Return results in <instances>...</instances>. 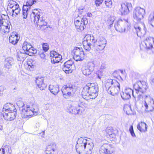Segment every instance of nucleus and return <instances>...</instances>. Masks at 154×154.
<instances>
[{"label":"nucleus","instance_id":"obj_62","mask_svg":"<svg viewBox=\"0 0 154 154\" xmlns=\"http://www.w3.org/2000/svg\"><path fill=\"white\" fill-rule=\"evenodd\" d=\"M87 16L89 17H91L92 16V14L91 13H88L87 14Z\"/></svg>","mask_w":154,"mask_h":154},{"label":"nucleus","instance_id":"obj_59","mask_svg":"<svg viewBox=\"0 0 154 154\" xmlns=\"http://www.w3.org/2000/svg\"><path fill=\"white\" fill-rule=\"evenodd\" d=\"M131 4H127V8L128 10H129V9H131Z\"/></svg>","mask_w":154,"mask_h":154},{"label":"nucleus","instance_id":"obj_21","mask_svg":"<svg viewBox=\"0 0 154 154\" xmlns=\"http://www.w3.org/2000/svg\"><path fill=\"white\" fill-rule=\"evenodd\" d=\"M20 37L18 35L16 32H13L11 33L9 37V41L10 43L15 45L17 43Z\"/></svg>","mask_w":154,"mask_h":154},{"label":"nucleus","instance_id":"obj_52","mask_svg":"<svg viewBox=\"0 0 154 154\" xmlns=\"http://www.w3.org/2000/svg\"><path fill=\"white\" fill-rule=\"evenodd\" d=\"M103 0H96L95 2L96 5L97 6H98L101 4Z\"/></svg>","mask_w":154,"mask_h":154},{"label":"nucleus","instance_id":"obj_49","mask_svg":"<svg viewBox=\"0 0 154 154\" xmlns=\"http://www.w3.org/2000/svg\"><path fill=\"white\" fill-rule=\"evenodd\" d=\"M23 18L26 19L27 17L29 10H22Z\"/></svg>","mask_w":154,"mask_h":154},{"label":"nucleus","instance_id":"obj_54","mask_svg":"<svg viewBox=\"0 0 154 154\" xmlns=\"http://www.w3.org/2000/svg\"><path fill=\"white\" fill-rule=\"evenodd\" d=\"M54 152H52L50 150L46 149L45 151L46 154H54Z\"/></svg>","mask_w":154,"mask_h":154},{"label":"nucleus","instance_id":"obj_27","mask_svg":"<svg viewBox=\"0 0 154 154\" xmlns=\"http://www.w3.org/2000/svg\"><path fill=\"white\" fill-rule=\"evenodd\" d=\"M146 124L144 122H141L137 126V129L141 132H144L146 131L147 127Z\"/></svg>","mask_w":154,"mask_h":154},{"label":"nucleus","instance_id":"obj_55","mask_svg":"<svg viewBox=\"0 0 154 154\" xmlns=\"http://www.w3.org/2000/svg\"><path fill=\"white\" fill-rule=\"evenodd\" d=\"M54 152H52L50 150L46 149L45 151L46 154H54Z\"/></svg>","mask_w":154,"mask_h":154},{"label":"nucleus","instance_id":"obj_58","mask_svg":"<svg viewBox=\"0 0 154 154\" xmlns=\"http://www.w3.org/2000/svg\"><path fill=\"white\" fill-rule=\"evenodd\" d=\"M27 64L29 66H30V67L32 68H33L34 67V66L32 64V63H30V61H28Z\"/></svg>","mask_w":154,"mask_h":154},{"label":"nucleus","instance_id":"obj_61","mask_svg":"<svg viewBox=\"0 0 154 154\" xmlns=\"http://www.w3.org/2000/svg\"><path fill=\"white\" fill-rule=\"evenodd\" d=\"M37 50L34 49L33 50L32 52V55H33V54H35L37 53Z\"/></svg>","mask_w":154,"mask_h":154},{"label":"nucleus","instance_id":"obj_41","mask_svg":"<svg viewBox=\"0 0 154 154\" xmlns=\"http://www.w3.org/2000/svg\"><path fill=\"white\" fill-rule=\"evenodd\" d=\"M62 59V56H60L59 57H58L54 59V58L53 59H51V62L53 64L57 63L59 62Z\"/></svg>","mask_w":154,"mask_h":154},{"label":"nucleus","instance_id":"obj_22","mask_svg":"<svg viewBox=\"0 0 154 154\" xmlns=\"http://www.w3.org/2000/svg\"><path fill=\"white\" fill-rule=\"evenodd\" d=\"M44 77H38L36 78L35 82L37 86L40 90H44L46 87V85L43 82Z\"/></svg>","mask_w":154,"mask_h":154},{"label":"nucleus","instance_id":"obj_2","mask_svg":"<svg viewBox=\"0 0 154 154\" xmlns=\"http://www.w3.org/2000/svg\"><path fill=\"white\" fill-rule=\"evenodd\" d=\"M98 86L94 83H88L84 87L82 92V97L88 100L96 98L98 95Z\"/></svg>","mask_w":154,"mask_h":154},{"label":"nucleus","instance_id":"obj_13","mask_svg":"<svg viewBox=\"0 0 154 154\" xmlns=\"http://www.w3.org/2000/svg\"><path fill=\"white\" fill-rule=\"evenodd\" d=\"M132 94L133 97L135 98L137 97V95L134 94L133 91L131 88H126L124 91L121 93V96L122 98L124 100H126L131 98V94Z\"/></svg>","mask_w":154,"mask_h":154},{"label":"nucleus","instance_id":"obj_39","mask_svg":"<svg viewBox=\"0 0 154 154\" xmlns=\"http://www.w3.org/2000/svg\"><path fill=\"white\" fill-rule=\"evenodd\" d=\"M97 77L99 79L102 77H103L105 76V71L99 69L97 72Z\"/></svg>","mask_w":154,"mask_h":154},{"label":"nucleus","instance_id":"obj_30","mask_svg":"<svg viewBox=\"0 0 154 154\" xmlns=\"http://www.w3.org/2000/svg\"><path fill=\"white\" fill-rule=\"evenodd\" d=\"M114 82V80L113 81L111 79H108L106 81L105 85V87L107 91V90H108V89H109L112 86Z\"/></svg>","mask_w":154,"mask_h":154},{"label":"nucleus","instance_id":"obj_37","mask_svg":"<svg viewBox=\"0 0 154 154\" xmlns=\"http://www.w3.org/2000/svg\"><path fill=\"white\" fill-rule=\"evenodd\" d=\"M116 19V17L113 16H111L108 17V19L107 20V22L108 24L110 26L112 25L114 20Z\"/></svg>","mask_w":154,"mask_h":154},{"label":"nucleus","instance_id":"obj_60","mask_svg":"<svg viewBox=\"0 0 154 154\" xmlns=\"http://www.w3.org/2000/svg\"><path fill=\"white\" fill-rule=\"evenodd\" d=\"M49 108V104H46L45 106V109L46 110H48Z\"/></svg>","mask_w":154,"mask_h":154},{"label":"nucleus","instance_id":"obj_17","mask_svg":"<svg viewBox=\"0 0 154 154\" xmlns=\"http://www.w3.org/2000/svg\"><path fill=\"white\" fill-rule=\"evenodd\" d=\"M142 44L147 49H152L154 50V38L150 37H148L142 42Z\"/></svg>","mask_w":154,"mask_h":154},{"label":"nucleus","instance_id":"obj_56","mask_svg":"<svg viewBox=\"0 0 154 154\" xmlns=\"http://www.w3.org/2000/svg\"><path fill=\"white\" fill-rule=\"evenodd\" d=\"M40 57L42 59H45V55L44 53H41L40 54Z\"/></svg>","mask_w":154,"mask_h":154},{"label":"nucleus","instance_id":"obj_51","mask_svg":"<svg viewBox=\"0 0 154 154\" xmlns=\"http://www.w3.org/2000/svg\"><path fill=\"white\" fill-rule=\"evenodd\" d=\"M106 67V65L104 63H102L99 69L105 71Z\"/></svg>","mask_w":154,"mask_h":154},{"label":"nucleus","instance_id":"obj_44","mask_svg":"<svg viewBox=\"0 0 154 154\" xmlns=\"http://www.w3.org/2000/svg\"><path fill=\"white\" fill-rule=\"evenodd\" d=\"M129 12V10H119L118 12L122 16L127 15Z\"/></svg>","mask_w":154,"mask_h":154},{"label":"nucleus","instance_id":"obj_10","mask_svg":"<svg viewBox=\"0 0 154 154\" xmlns=\"http://www.w3.org/2000/svg\"><path fill=\"white\" fill-rule=\"evenodd\" d=\"M88 23V21L87 18L83 17L80 20H75L74 23L75 27L77 30L79 31H83L85 28V25Z\"/></svg>","mask_w":154,"mask_h":154},{"label":"nucleus","instance_id":"obj_42","mask_svg":"<svg viewBox=\"0 0 154 154\" xmlns=\"http://www.w3.org/2000/svg\"><path fill=\"white\" fill-rule=\"evenodd\" d=\"M134 27L136 31L137 35L138 36H141L143 35V34H142V33L141 31V29L140 27L136 26Z\"/></svg>","mask_w":154,"mask_h":154},{"label":"nucleus","instance_id":"obj_25","mask_svg":"<svg viewBox=\"0 0 154 154\" xmlns=\"http://www.w3.org/2000/svg\"><path fill=\"white\" fill-rule=\"evenodd\" d=\"M14 63L13 59L11 57L7 58L5 60L4 63L5 67L9 69L11 67V66Z\"/></svg>","mask_w":154,"mask_h":154},{"label":"nucleus","instance_id":"obj_64","mask_svg":"<svg viewBox=\"0 0 154 154\" xmlns=\"http://www.w3.org/2000/svg\"><path fill=\"white\" fill-rule=\"evenodd\" d=\"M136 9H137V10H140V9H141V8L140 7H137L136 8Z\"/></svg>","mask_w":154,"mask_h":154},{"label":"nucleus","instance_id":"obj_35","mask_svg":"<svg viewBox=\"0 0 154 154\" xmlns=\"http://www.w3.org/2000/svg\"><path fill=\"white\" fill-rule=\"evenodd\" d=\"M10 26H3L0 25L1 31L2 32L5 33L6 32H8L10 31Z\"/></svg>","mask_w":154,"mask_h":154},{"label":"nucleus","instance_id":"obj_24","mask_svg":"<svg viewBox=\"0 0 154 154\" xmlns=\"http://www.w3.org/2000/svg\"><path fill=\"white\" fill-rule=\"evenodd\" d=\"M49 89L52 94L56 95L60 91L59 85H50L49 86Z\"/></svg>","mask_w":154,"mask_h":154},{"label":"nucleus","instance_id":"obj_40","mask_svg":"<svg viewBox=\"0 0 154 154\" xmlns=\"http://www.w3.org/2000/svg\"><path fill=\"white\" fill-rule=\"evenodd\" d=\"M27 47H31V45L29 43L25 42L23 43L22 46V48L24 52H25V51L28 50Z\"/></svg>","mask_w":154,"mask_h":154},{"label":"nucleus","instance_id":"obj_50","mask_svg":"<svg viewBox=\"0 0 154 154\" xmlns=\"http://www.w3.org/2000/svg\"><path fill=\"white\" fill-rule=\"evenodd\" d=\"M129 131L132 137H135V135L133 127L132 125L129 128Z\"/></svg>","mask_w":154,"mask_h":154},{"label":"nucleus","instance_id":"obj_38","mask_svg":"<svg viewBox=\"0 0 154 154\" xmlns=\"http://www.w3.org/2000/svg\"><path fill=\"white\" fill-rule=\"evenodd\" d=\"M60 56H61V55L57 53L56 51H53L51 52L50 53V57L51 59H54L57 58Z\"/></svg>","mask_w":154,"mask_h":154},{"label":"nucleus","instance_id":"obj_6","mask_svg":"<svg viewBox=\"0 0 154 154\" xmlns=\"http://www.w3.org/2000/svg\"><path fill=\"white\" fill-rule=\"evenodd\" d=\"M41 16L39 11L36 12L33 11L31 14V17H34L33 21L35 24L39 26V27L46 26L47 23L45 21V19L43 16Z\"/></svg>","mask_w":154,"mask_h":154},{"label":"nucleus","instance_id":"obj_57","mask_svg":"<svg viewBox=\"0 0 154 154\" xmlns=\"http://www.w3.org/2000/svg\"><path fill=\"white\" fill-rule=\"evenodd\" d=\"M82 11H81V10H77V11H75V14H77L78 15V17L80 16L79 14L80 15H81L82 14Z\"/></svg>","mask_w":154,"mask_h":154},{"label":"nucleus","instance_id":"obj_15","mask_svg":"<svg viewBox=\"0 0 154 154\" xmlns=\"http://www.w3.org/2000/svg\"><path fill=\"white\" fill-rule=\"evenodd\" d=\"M120 85L119 83L117 81L114 80L112 86L107 90L108 93L114 96L116 95L120 91Z\"/></svg>","mask_w":154,"mask_h":154},{"label":"nucleus","instance_id":"obj_9","mask_svg":"<svg viewBox=\"0 0 154 154\" xmlns=\"http://www.w3.org/2000/svg\"><path fill=\"white\" fill-rule=\"evenodd\" d=\"M62 93L65 97V96H72L75 92V86L71 84H68L63 86L61 90Z\"/></svg>","mask_w":154,"mask_h":154},{"label":"nucleus","instance_id":"obj_31","mask_svg":"<svg viewBox=\"0 0 154 154\" xmlns=\"http://www.w3.org/2000/svg\"><path fill=\"white\" fill-rule=\"evenodd\" d=\"M102 132L104 135H106L107 134L110 135L112 134V133L113 132V129L112 127H108L105 130H103Z\"/></svg>","mask_w":154,"mask_h":154},{"label":"nucleus","instance_id":"obj_28","mask_svg":"<svg viewBox=\"0 0 154 154\" xmlns=\"http://www.w3.org/2000/svg\"><path fill=\"white\" fill-rule=\"evenodd\" d=\"M37 0H29L27 2L26 5H23L22 10H29V9H30L29 7L35 3Z\"/></svg>","mask_w":154,"mask_h":154},{"label":"nucleus","instance_id":"obj_7","mask_svg":"<svg viewBox=\"0 0 154 154\" xmlns=\"http://www.w3.org/2000/svg\"><path fill=\"white\" fill-rule=\"evenodd\" d=\"M85 39L83 44L85 49L89 50L91 46L94 47L96 40L93 35L88 34L86 35Z\"/></svg>","mask_w":154,"mask_h":154},{"label":"nucleus","instance_id":"obj_1","mask_svg":"<svg viewBox=\"0 0 154 154\" xmlns=\"http://www.w3.org/2000/svg\"><path fill=\"white\" fill-rule=\"evenodd\" d=\"M94 145L83 137L78 138L75 146L77 152L79 154H91Z\"/></svg>","mask_w":154,"mask_h":154},{"label":"nucleus","instance_id":"obj_34","mask_svg":"<svg viewBox=\"0 0 154 154\" xmlns=\"http://www.w3.org/2000/svg\"><path fill=\"white\" fill-rule=\"evenodd\" d=\"M83 49L81 47H75L73 51L74 55H76L81 53L82 56L83 55Z\"/></svg>","mask_w":154,"mask_h":154},{"label":"nucleus","instance_id":"obj_14","mask_svg":"<svg viewBox=\"0 0 154 154\" xmlns=\"http://www.w3.org/2000/svg\"><path fill=\"white\" fill-rule=\"evenodd\" d=\"M74 67L73 62L72 60H69L63 64L62 69L66 74H69L72 72Z\"/></svg>","mask_w":154,"mask_h":154},{"label":"nucleus","instance_id":"obj_23","mask_svg":"<svg viewBox=\"0 0 154 154\" xmlns=\"http://www.w3.org/2000/svg\"><path fill=\"white\" fill-rule=\"evenodd\" d=\"M14 111H17V109L15 106L9 103H7L4 105L2 109V112L3 113H4V112H14Z\"/></svg>","mask_w":154,"mask_h":154},{"label":"nucleus","instance_id":"obj_11","mask_svg":"<svg viewBox=\"0 0 154 154\" xmlns=\"http://www.w3.org/2000/svg\"><path fill=\"white\" fill-rule=\"evenodd\" d=\"M114 151L113 148L109 143L103 144L99 149V153L100 154H112Z\"/></svg>","mask_w":154,"mask_h":154},{"label":"nucleus","instance_id":"obj_4","mask_svg":"<svg viewBox=\"0 0 154 154\" xmlns=\"http://www.w3.org/2000/svg\"><path fill=\"white\" fill-rule=\"evenodd\" d=\"M134 88L136 91L137 100H140L143 97V94L145 92L147 86L145 82L139 81L134 84Z\"/></svg>","mask_w":154,"mask_h":154},{"label":"nucleus","instance_id":"obj_63","mask_svg":"<svg viewBox=\"0 0 154 154\" xmlns=\"http://www.w3.org/2000/svg\"><path fill=\"white\" fill-rule=\"evenodd\" d=\"M2 125H0V131L2 130Z\"/></svg>","mask_w":154,"mask_h":154},{"label":"nucleus","instance_id":"obj_8","mask_svg":"<svg viewBox=\"0 0 154 154\" xmlns=\"http://www.w3.org/2000/svg\"><path fill=\"white\" fill-rule=\"evenodd\" d=\"M144 101L143 103V106L145 108V110L148 112L152 111L154 109V101L149 95H144Z\"/></svg>","mask_w":154,"mask_h":154},{"label":"nucleus","instance_id":"obj_12","mask_svg":"<svg viewBox=\"0 0 154 154\" xmlns=\"http://www.w3.org/2000/svg\"><path fill=\"white\" fill-rule=\"evenodd\" d=\"M106 44V40L104 38L100 37L96 40L94 47L97 51L104 49Z\"/></svg>","mask_w":154,"mask_h":154},{"label":"nucleus","instance_id":"obj_5","mask_svg":"<svg viewBox=\"0 0 154 154\" xmlns=\"http://www.w3.org/2000/svg\"><path fill=\"white\" fill-rule=\"evenodd\" d=\"M82 102L79 101L74 102L72 104L69 105L68 109L70 112L74 114L81 115L84 111V109L82 107Z\"/></svg>","mask_w":154,"mask_h":154},{"label":"nucleus","instance_id":"obj_45","mask_svg":"<svg viewBox=\"0 0 154 154\" xmlns=\"http://www.w3.org/2000/svg\"><path fill=\"white\" fill-rule=\"evenodd\" d=\"M112 2L111 0H106L105 5L108 8H110L112 7Z\"/></svg>","mask_w":154,"mask_h":154},{"label":"nucleus","instance_id":"obj_29","mask_svg":"<svg viewBox=\"0 0 154 154\" xmlns=\"http://www.w3.org/2000/svg\"><path fill=\"white\" fill-rule=\"evenodd\" d=\"M19 8V5L16 3L15 2L14 3H9L7 6V10L12 9V10H18Z\"/></svg>","mask_w":154,"mask_h":154},{"label":"nucleus","instance_id":"obj_46","mask_svg":"<svg viewBox=\"0 0 154 154\" xmlns=\"http://www.w3.org/2000/svg\"><path fill=\"white\" fill-rule=\"evenodd\" d=\"M11 13H12V15L14 17H15L19 13L20 10H10Z\"/></svg>","mask_w":154,"mask_h":154},{"label":"nucleus","instance_id":"obj_53","mask_svg":"<svg viewBox=\"0 0 154 154\" xmlns=\"http://www.w3.org/2000/svg\"><path fill=\"white\" fill-rule=\"evenodd\" d=\"M34 127L36 131L38 130L39 129V128L40 127L39 123L38 122L36 123Z\"/></svg>","mask_w":154,"mask_h":154},{"label":"nucleus","instance_id":"obj_19","mask_svg":"<svg viewBox=\"0 0 154 154\" xmlns=\"http://www.w3.org/2000/svg\"><path fill=\"white\" fill-rule=\"evenodd\" d=\"M145 13V10H134L133 12L134 20L136 22L138 23L143 18V15Z\"/></svg>","mask_w":154,"mask_h":154},{"label":"nucleus","instance_id":"obj_33","mask_svg":"<svg viewBox=\"0 0 154 154\" xmlns=\"http://www.w3.org/2000/svg\"><path fill=\"white\" fill-rule=\"evenodd\" d=\"M84 52H83V55L82 56H81V53L77 54H76V55H74V59L76 61H81L84 59Z\"/></svg>","mask_w":154,"mask_h":154},{"label":"nucleus","instance_id":"obj_3","mask_svg":"<svg viewBox=\"0 0 154 154\" xmlns=\"http://www.w3.org/2000/svg\"><path fill=\"white\" fill-rule=\"evenodd\" d=\"M22 117L23 118H29L33 115L36 116L40 113L38 105L33 104L30 106H25L23 103L22 106Z\"/></svg>","mask_w":154,"mask_h":154},{"label":"nucleus","instance_id":"obj_43","mask_svg":"<svg viewBox=\"0 0 154 154\" xmlns=\"http://www.w3.org/2000/svg\"><path fill=\"white\" fill-rule=\"evenodd\" d=\"M149 23L152 26L154 27V15L149 16Z\"/></svg>","mask_w":154,"mask_h":154},{"label":"nucleus","instance_id":"obj_36","mask_svg":"<svg viewBox=\"0 0 154 154\" xmlns=\"http://www.w3.org/2000/svg\"><path fill=\"white\" fill-rule=\"evenodd\" d=\"M46 149L52 152H54L56 149V144L55 143H51L47 146Z\"/></svg>","mask_w":154,"mask_h":154},{"label":"nucleus","instance_id":"obj_48","mask_svg":"<svg viewBox=\"0 0 154 154\" xmlns=\"http://www.w3.org/2000/svg\"><path fill=\"white\" fill-rule=\"evenodd\" d=\"M34 49V48L32 46V48H30L29 50L25 51V53L26 54L29 56H32L33 50Z\"/></svg>","mask_w":154,"mask_h":154},{"label":"nucleus","instance_id":"obj_18","mask_svg":"<svg viewBox=\"0 0 154 154\" xmlns=\"http://www.w3.org/2000/svg\"><path fill=\"white\" fill-rule=\"evenodd\" d=\"M127 21L126 20L123 21L120 20L115 25V27L116 30L120 32H123L125 31V29L124 27L125 25H127Z\"/></svg>","mask_w":154,"mask_h":154},{"label":"nucleus","instance_id":"obj_26","mask_svg":"<svg viewBox=\"0 0 154 154\" xmlns=\"http://www.w3.org/2000/svg\"><path fill=\"white\" fill-rule=\"evenodd\" d=\"M12 150L9 145H6L0 149V154H11Z\"/></svg>","mask_w":154,"mask_h":154},{"label":"nucleus","instance_id":"obj_20","mask_svg":"<svg viewBox=\"0 0 154 154\" xmlns=\"http://www.w3.org/2000/svg\"><path fill=\"white\" fill-rule=\"evenodd\" d=\"M4 119L7 121H11L14 120L16 116V111L8 112L2 113Z\"/></svg>","mask_w":154,"mask_h":154},{"label":"nucleus","instance_id":"obj_16","mask_svg":"<svg viewBox=\"0 0 154 154\" xmlns=\"http://www.w3.org/2000/svg\"><path fill=\"white\" fill-rule=\"evenodd\" d=\"M94 63H89L88 66H83L82 68V74L86 76L90 75L94 70Z\"/></svg>","mask_w":154,"mask_h":154},{"label":"nucleus","instance_id":"obj_32","mask_svg":"<svg viewBox=\"0 0 154 154\" xmlns=\"http://www.w3.org/2000/svg\"><path fill=\"white\" fill-rule=\"evenodd\" d=\"M25 54H26L25 52H22L20 51L19 52H18L17 56L18 60L20 61H23L26 57Z\"/></svg>","mask_w":154,"mask_h":154},{"label":"nucleus","instance_id":"obj_47","mask_svg":"<svg viewBox=\"0 0 154 154\" xmlns=\"http://www.w3.org/2000/svg\"><path fill=\"white\" fill-rule=\"evenodd\" d=\"M42 48L44 51H47L49 48L48 44L47 43H43L42 44Z\"/></svg>","mask_w":154,"mask_h":154}]
</instances>
